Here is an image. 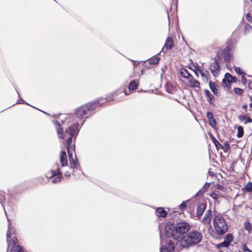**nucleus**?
<instances>
[{
	"label": "nucleus",
	"instance_id": "nucleus-1",
	"mask_svg": "<svg viewBox=\"0 0 252 252\" xmlns=\"http://www.w3.org/2000/svg\"><path fill=\"white\" fill-rule=\"evenodd\" d=\"M53 123L57 129L59 137L63 139L67 138L66 147L69 161L74 160L72 152L74 150L75 146L72 144V139H75L79 133L80 129L79 123H74L66 128L65 132L63 131V128L61 127V125L58 121H54Z\"/></svg>",
	"mask_w": 252,
	"mask_h": 252
},
{
	"label": "nucleus",
	"instance_id": "nucleus-2",
	"mask_svg": "<svg viewBox=\"0 0 252 252\" xmlns=\"http://www.w3.org/2000/svg\"><path fill=\"white\" fill-rule=\"evenodd\" d=\"M202 239V234L199 231L193 230L182 236L179 239V242L180 246L183 248L189 249L200 243Z\"/></svg>",
	"mask_w": 252,
	"mask_h": 252
},
{
	"label": "nucleus",
	"instance_id": "nucleus-3",
	"mask_svg": "<svg viewBox=\"0 0 252 252\" xmlns=\"http://www.w3.org/2000/svg\"><path fill=\"white\" fill-rule=\"evenodd\" d=\"M213 225L217 234L222 236L228 230V226L222 215L217 212L214 213Z\"/></svg>",
	"mask_w": 252,
	"mask_h": 252
},
{
	"label": "nucleus",
	"instance_id": "nucleus-4",
	"mask_svg": "<svg viewBox=\"0 0 252 252\" xmlns=\"http://www.w3.org/2000/svg\"><path fill=\"white\" fill-rule=\"evenodd\" d=\"M100 106L99 102H90L78 108L76 111L78 119H86L94 114L95 108Z\"/></svg>",
	"mask_w": 252,
	"mask_h": 252
},
{
	"label": "nucleus",
	"instance_id": "nucleus-5",
	"mask_svg": "<svg viewBox=\"0 0 252 252\" xmlns=\"http://www.w3.org/2000/svg\"><path fill=\"white\" fill-rule=\"evenodd\" d=\"M11 232H10V223L8 225V230L7 232L6 237H7V242L8 243V247H10V245H11V249H12L13 252H24L23 250L21 248L20 246L19 245H16V243L18 241L16 237H14L12 239V240L11 241L9 238H10Z\"/></svg>",
	"mask_w": 252,
	"mask_h": 252
},
{
	"label": "nucleus",
	"instance_id": "nucleus-6",
	"mask_svg": "<svg viewBox=\"0 0 252 252\" xmlns=\"http://www.w3.org/2000/svg\"><path fill=\"white\" fill-rule=\"evenodd\" d=\"M175 230L177 233L184 234L186 233L189 230L190 225L187 222L182 221L176 224Z\"/></svg>",
	"mask_w": 252,
	"mask_h": 252
},
{
	"label": "nucleus",
	"instance_id": "nucleus-7",
	"mask_svg": "<svg viewBox=\"0 0 252 252\" xmlns=\"http://www.w3.org/2000/svg\"><path fill=\"white\" fill-rule=\"evenodd\" d=\"M165 235L168 238L177 239L179 237L175 230V226L172 224H167L165 227Z\"/></svg>",
	"mask_w": 252,
	"mask_h": 252
},
{
	"label": "nucleus",
	"instance_id": "nucleus-8",
	"mask_svg": "<svg viewBox=\"0 0 252 252\" xmlns=\"http://www.w3.org/2000/svg\"><path fill=\"white\" fill-rule=\"evenodd\" d=\"M233 55L232 49L229 46H227L226 49L224 50L221 54L222 58L226 62H229L232 59Z\"/></svg>",
	"mask_w": 252,
	"mask_h": 252
},
{
	"label": "nucleus",
	"instance_id": "nucleus-9",
	"mask_svg": "<svg viewBox=\"0 0 252 252\" xmlns=\"http://www.w3.org/2000/svg\"><path fill=\"white\" fill-rule=\"evenodd\" d=\"M212 218V210H207L205 213L204 216L202 220V222L204 225H209L211 226V222Z\"/></svg>",
	"mask_w": 252,
	"mask_h": 252
},
{
	"label": "nucleus",
	"instance_id": "nucleus-10",
	"mask_svg": "<svg viewBox=\"0 0 252 252\" xmlns=\"http://www.w3.org/2000/svg\"><path fill=\"white\" fill-rule=\"evenodd\" d=\"M210 69L214 76L218 75L220 72V66L217 60H215L210 65Z\"/></svg>",
	"mask_w": 252,
	"mask_h": 252
},
{
	"label": "nucleus",
	"instance_id": "nucleus-11",
	"mask_svg": "<svg viewBox=\"0 0 252 252\" xmlns=\"http://www.w3.org/2000/svg\"><path fill=\"white\" fill-rule=\"evenodd\" d=\"M236 80L237 78L236 77H233L230 73H226L222 80V83L228 86L230 85L232 83L236 82Z\"/></svg>",
	"mask_w": 252,
	"mask_h": 252
},
{
	"label": "nucleus",
	"instance_id": "nucleus-12",
	"mask_svg": "<svg viewBox=\"0 0 252 252\" xmlns=\"http://www.w3.org/2000/svg\"><path fill=\"white\" fill-rule=\"evenodd\" d=\"M168 245V248H167L165 246H163L160 249V252H173L175 246L174 242H173L171 240L168 241L167 242Z\"/></svg>",
	"mask_w": 252,
	"mask_h": 252
},
{
	"label": "nucleus",
	"instance_id": "nucleus-13",
	"mask_svg": "<svg viewBox=\"0 0 252 252\" xmlns=\"http://www.w3.org/2000/svg\"><path fill=\"white\" fill-rule=\"evenodd\" d=\"M61 175L62 172L60 170L59 164L57 163L55 164L53 167L52 174L50 178H52L56 176H61Z\"/></svg>",
	"mask_w": 252,
	"mask_h": 252
},
{
	"label": "nucleus",
	"instance_id": "nucleus-14",
	"mask_svg": "<svg viewBox=\"0 0 252 252\" xmlns=\"http://www.w3.org/2000/svg\"><path fill=\"white\" fill-rule=\"evenodd\" d=\"M60 162L62 164V166L63 167L67 165V157L66 152L63 151L60 154Z\"/></svg>",
	"mask_w": 252,
	"mask_h": 252
},
{
	"label": "nucleus",
	"instance_id": "nucleus-15",
	"mask_svg": "<svg viewBox=\"0 0 252 252\" xmlns=\"http://www.w3.org/2000/svg\"><path fill=\"white\" fill-rule=\"evenodd\" d=\"M189 85L190 87L193 88H200V85L199 81L193 78V77H190V79L188 80Z\"/></svg>",
	"mask_w": 252,
	"mask_h": 252
},
{
	"label": "nucleus",
	"instance_id": "nucleus-16",
	"mask_svg": "<svg viewBox=\"0 0 252 252\" xmlns=\"http://www.w3.org/2000/svg\"><path fill=\"white\" fill-rule=\"evenodd\" d=\"M207 117L209 120L210 125L214 128L216 126L217 122L213 113L211 112H208L207 113Z\"/></svg>",
	"mask_w": 252,
	"mask_h": 252
},
{
	"label": "nucleus",
	"instance_id": "nucleus-17",
	"mask_svg": "<svg viewBox=\"0 0 252 252\" xmlns=\"http://www.w3.org/2000/svg\"><path fill=\"white\" fill-rule=\"evenodd\" d=\"M174 41L170 37H168L165 41V43L164 45L163 48H162V50L164 49H166L167 50L171 49L173 47Z\"/></svg>",
	"mask_w": 252,
	"mask_h": 252
},
{
	"label": "nucleus",
	"instance_id": "nucleus-18",
	"mask_svg": "<svg viewBox=\"0 0 252 252\" xmlns=\"http://www.w3.org/2000/svg\"><path fill=\"white\" fill-rule=\"evenodd\" d=\"M206 205L205 203L200 204L197 208L196 215L198 217H201L206 209Z\"/></svg>",
	"mask_w": 252,
	"mask_h": 252
},
{
	"label": "nucleus",
	"instance_id": "nucleus-19",
	"mask_svg": "<svg viewBox=\"0 0 252 252\" xmlns=\"http://www.w3.org/2000/svg\"><path fill=\"white\" fill-rule=\"evenodd\" d=\"M199 73L201 75V77L202 78V79L203 81L205 82H207L209 80V72L208 71L206 70L204 71L202 70H199Z\"/></svg>",
	"mask_w": 252,
	"mask_h": 252
},
{
	"label": "nucleus",
	"instance_id": "nucleus-20",
	"mask_svg": "<svg viewBox=\"0 0 252 252\" xmlns=\"http://www.w3.org/2000/svg\"><path fill=\"white\" fill-rule=\"evenodd\" d=\"M156 215L158 217H165L167 212L163 208L159 207L156 210Z\"/></svg>",
	"mask_w": 252,
	"mask_h": 252
},
{
	"label": "nucleus",
	"instance_id": "nucleus-21",
	"mask_svg": "<svg viewBox=\"0 0 252 252\" xmlns=\"http://www.w3.org/2000/svg\"><path fill=\"white\" fill-rule=\"evenodd\" d=\"M181 75L184 78H187L188 80L190 79V77L192 76L189 73L187 69L185 68H182L180 71Z\"/></svg>",
	"mask_w": 252,
	"mask_h": 252
},
{
	"label": "nucleus",
	"instance_id": "nucleus-22",
	"mask_svg": "<svg viewBox=\"0 0 252 252\" xmlns=\"http://www.w3.org/2000/svg\"><path fill=\"white\" fill-rule=\"evenodd\" d=\"M70 163L71 167L73 169H76L77 170L80 168V165L78 161L76 159V157H75V159L70 161Z\"/></svg>",
	"mask_w": 252,
	"mask_h": 252
},
{
	"label": "nucleus",
	"instance_id": "nucleus-23",
	"mask_svg": "<svg viewBox=\"0 0 252 252\" xmlns=\"http://www.w3.org/2000/svg\"><path fill=\"white\" fill-rule=\"evenodd\" d=\"M239 120L241 121H245V124L252 123V119L246 115H241L239 117Z\"/></svg>",
	"mask_w": 252,
	"mask_h": 252
},
{
	"label": "nucleus",
	"instance_id": "nucleus-24",
	"mask_svg": "<svg viewBox=\"0 0 252 252\" xmlns=\"http://www.w3.org/2000/svg\"><path fill=\"white\" fill-rule=\"evenodd\" d=\"M209 86L210 88L212 91V92L215 94H218V89L217 88V84L214 83L212 82L211 81L209 82Z\"/></svg>",
	"mask_w": 252,
	"mask_h": 252
},
{
	"label": "nucleus",
	"instance_id": "nucleus-25",
	"mask_svg": "<svg viewBox=\"0 0 252 252\" xmlns=\"http://www.w3.org/2000/svg\"><path fill=\"white\" fill-rule=\"evenodd\" d=\"M159 60L158 56H155L149 60V63L151 64H156L158 63Z\"/></svg>",
	"mask_w": 252,
	"mask_h": 252
},
{
	"label": "nucleus",
	"instance_id": "nucleus-26",
	"mask_svg": "<svg viewBox=\"0 0 252 252\" xmlns=\"http://www.w3.org/2000/svg\"><path fill=\"white\" fill-rule=\"evenodd\" d=\"M205 94L206 97H207V101L210 103H212V101L213 99L214 98V96L213 94H211L209 91L208 90H205Z\"/></svg>",
	"mask_w": 252,
	"mask_h": 252
},
{
	"label": "nucleus",
	"instance_id": "nucleus-27",
	"mask_svg": "<svg viewBox=\"0 0 252 252\" xmlns=\"http://www.w3.org/2000/svg\"><path fill=\"white\" fill-rule=\"evenodd\" d=\"M244 227L245 229L248 231L249 234L252 232V225L248 221H246L244 222Z\"/></svg>",
	"mask_w": 252,
	"mask_h": 252
},
{
	"label": "nucleus",
	"instance_id": "nucleus-28",
	"mask_svg": "<svg viewBox=\"0 0 252 252\" xmlns=\"http://www.w3.org/2000/svg\"><path fill=\"white\" fill-rule=\"evenodd\" d=\"M137 83L134 80L132 81L130 83L129 86V91H133L137 89Z\"/></svg>",
	"mask_w": 252,
	"mask_h": 252
},
{
	"label": "nucleus",
	"instance_id": "nucleus-29",
	"mask_svg": "<svg viewBox=\"0 0 252 252\" xmlns=\"http://www.w3.org/2000/svg\"><path fill=\"white\" fill-rule=\"evenodd\" d=\"M251 31H252V26L248 24H246L244 27V34H247Z\"/></svg>",
	"mask_w": 252,
	"mask_h": 252
},
{
	"label": "nucleus",
	"instance_id": "nucleus-30",
	"mask_svg": "<svg viewBox=\"0 0 252 252\" xmlns=\"http://www.w3.org/2000/svg\"><path fill=\"white\" fill-rule=\"evenodd\" d=\"M224 240L229 244L233 241V235L231 234H228L224 238Z\"/></svg>",
	"mask_w": 252,
	"mask_h": 252
},
{
	"label": "nucleus",
	"instance_id": "nucleus-31",
	"mask_svg": "<svg viewBox=\"0 0 252 252\" xmlns=\"http://www.w3.org/2000/svg\"><path fill=\"white\" fill-rule=\"evenodd\" d=\"M210 195L215 200H217L220 197V192L219 191L213 192L210 194Z\"/></svg>",
	"mask_w": 252,
	"mask_h": 252
},
{
	"label": "nucleus",
	"instance_id": "nucleus-32",
	"mask_svg": "<svg viewBox=\"0 0 252 252\" xmlns=\"http://www.w3.org/2000/svg\"><path fill=\"white\" fill-rule=\"evenodd\" d=\"M244 134V130H243V128L240 126L238 127V133H237V136L238 137H241L242 136H243Z\"/></svg>",
	"mask_w": 252,
	"mask_h": 252
},
{
	"label": "nucleus",
	"instance_id": "nucleus-33",
	"mask_svg": "<svg viewBox=\"0 0 252 252\" xmlns=\"http://www.w3.org/2000/svg\"><path fill=\"white\" fill-rule=\"evenodd\" d=\"M245 189L248 192H252V183H248L245 187Z\"/></svg>",
	"mask_w": 252,
	"mask_h": 252
},
{
	"label": "nucleus",
	"instance_id": "nucleus-34",
	"mask_svg": "<svg viewBox=\"0 0 252 252\" xmlns=\"http://www.w3.org/2000/svg\"><path fill=\"white\" fill-rule=\"evenodd\" d=\"M230 244L228 243L226 241L224 240V241L222 243H220V244L218 245V248H219L220 247H225L227 248L228 247Z\"/></svg>",
	"mask_w": 252,
	"mask_h": 252
},
{
	"label": "nucleus",
	"instance_id": "nucleus-35",
	"mask_svg": "<svg viewBox=\"0 0 252 252\" xmlns=\"http://www.w3.org/2000/svg\"><path fill=\"white\" fill-rule=\"evenodd\" d=\"M62 118L65 119L64 120L62 121L63 124L65 123L66 122L68 123L70 121V119L71 117L70 116H67V115H62Z\"/></svg>",
	"mask_w": 252,
	"mask_h": 252
},
{
	"label": "nucleus",
	"instance_id": "nucleus-36",
	"mask_svg": "<svg viewBox=\"0 0 252 252\" xmlns=\"http://www.w3.org/2000/svg\"><path fill=\"white\" fill-rule=\"evenodd\" d=\"M241 249L243 252H252V251L248 248L246 244H243L242 245Z\"/></svg>",
	"mask_w": 252,
	"mask_h": 252
},
{
	"label": "nucleus",
	"instance_id": "nucleus-37",
	"mask_svg": "<svg viewBox=\"0 0 252 252\" xmlns=\"http://www.w3.org/2000/svg\"><path fill=\"white\" fill-rule=\"evenodd\" d=\"M209 186H210V184L208 183H206L204 186L203 187V188H202V189L199 191L198 193H199L201 191H202V192H205L207 189L209 187Z\"/></svg>",
	"mask_w": 252,
	"mask_h": 252
},
{
	"label": "nucleus",
	"instance_id": "nucleus-38",
	"mask_svg": "<svg viewBox=\"0 0 252 252\" xmlns=\"http://www.w3.org/2000/svg\"><path fill=\"white\" fill-rule=\"evenodd\" d=\"M234 69L236 72L239 74L245 75L246 74L242 71L241 69L239 67H234Z\"/></svg>",
	"mask_w": 252,
	"mask_h": 252
},
{
	"label": "nucleus",
	"instance_id": "nucleus-39",
	"mask_svg": "<svg viewBox=\"0 0 252 252\" xmlns=\"http://www.w3.org/2000/svg\"><path fill=\"white\" fill-rule=\"evenodd\" d=\"M234 91L236 94L239 95L242 94L244 92L243 90L239 88H234Z\"/></svg>",
	"mask_w": 252,
	"mask_h": 252
},
{
	"label": "nucleus",
	"instance_id": "nucleus-40",
	"mask_svg": "<svg viewBox=\"0 0 252 252\" xmlns=\"http://www.w3.org/2000/svg\"><path fill=\"white\" fill-rule=\"evenodd\" d=\"M213 142L218 149L220 148V147L222 146V145L219 143V142L215 138L213 140Z\"/></svg>",
	"mask_w": 252,
	"mask_h": 252
},
{
	"label": "nucleus",
	"instance_id": "nucleus-41",
	"mask_svg": "<svg viewBox=\"0 0 252 252\" xmlns=\"http://www.w3.org/2000/svg\"><path fill=\"white\" fill-rule=\"evenodd\" d=\"M61 181V176H57L56 178H55L53 180L52 182L53 183H57L60 182Z\"/></svg>",
	"mask_w": 252,
	"mask_h": 252
},
{
	"label": "nucleus",
	"instance_id": "nucleus-42",
	"mask_svg": "<svg viewBox=\"0 0 252 252\" xmlns=\"http://www.w3.org/2000/svg\"><path fill=\"white\" fill-rule=\"evenodd\" d=\"M199 70H202L201 69L199 66L195 67V69L193 70L196 76L198 77L199 76Z\"/></svg>",
	"mask_w": 252,
	"mask_h": 252
},
{
	"label": "nucleus",
	"instance_id": "nucleus-43",
	"mask_svg": "<svg viewBox=\"0 0 252 252\" xmlns=\"http://www.w3.org/2000/svg\"><path fill=\"white\" fill-rule=\"evenodd\" d=\"M246 18L247 21L251 22L252 21V17L250 13H247L246 15Z\"/></svg>",
	"mask_w": 252,
	"mask_h": 252
},
{
	"label": "nucleus",
	"instance_id": "nucleus-44",
	"mask_svg": "<svg viewBox=\"0 0 252 252\" xmlns=\"http://www.w3.org/2000/svg\"><path fill=\"white\" fill-rule=\"evenodd\" d=\"M187 207V205L185 202H183L179 206V209L183 210L185 209Z\"/></svg>",
	"mask_w": 252,
	"mask_h": 252
},
{
	"label": "nucleus",
	"instance_id": "nucleus-45",
	"mask_svg": "<svg viewBox=\"0 0 252 252\" xmlns=\"http://www.w3.org/2000/svg\"><path fill=\"white\" fill-rule=\"evenodd\" d=\"M242 81L243 83H244V84H246V81H247V79L246 78V77L244 76H242Z\"/></svg>",
	"mask_w": 252,
	"mask_h": 252
},
{
	"label": "nucleus",
	"instance_id": "nucleus-46",
	"mask_svg": "<svg viewBox=\"0 0 252 252\" xmlns=\"http://www.w3.org/2000/svg\"><path fill=\"white\" fill-rule=\"evenodd\" d=\"M248 86L250 89H252V81L249 83Z\"/></svg>",
	"mask_w": 252,
	"mask_h": 252
},
{
	"label": "nucleus",
	"instance_id": "nucleus-47",
	"mask_svg": "<svg viewBox=\"0 0 252 252\" xmlns=\"http://www.w3.org/2000/svg\"><path fill=\"white\" fill-rule=\"evenodd\" d=\"M220 186L219 184H217L216 185V188H217L218 189H220Z\"/></svg>",
	"mask_w": 252,
	"mask_h": 252
},
{
	"label": "nucleus",
	"instance_id": "nucleus-48",
	"mask_svg": "<svg viewBox=\"0 0 252 252\" xmlns=\"http://www.w3.org/2000/svg\"><path fill=\"white\" fill-rule=\"evenodd\" d=\"M247 107H248V106H247V104H244V105H243L242 108H243V109H246V108H247Z\"/></svg>",
	"mask_w": 252,
	"mask_h": 252
},
{
	"label": "nucleus",
	"instance_id": "nucleus-49",
	"mask_svg": "<svg viewBox=\"0 0 252 252\" xmlns=\"http://www.w3.org/2000/svg\"><path fill=\"white\" fill-rule=\"evenodd\" d=\"M20 100H21V102H20V103H25V101L23 99L21 98Z\"/></svg>",
	"mask_w": 252,
	"mask_h": 252
},
{
	"label": "nucleus",
	"instance_id": "nucleus-50",
	"mask_svg": "<svg viewBox=\"0 0 252 252\" xmlns=\"http://www.w3.org/2000/svg\"><path fill=\"white\" fill-rule=\"evenodd\" d=\"M251 100L252 101V103H250V107L252 108V96L251 97Z\"/></svg>",
	"mask_w": 252,
	"mask_h": 252
},
{
	"label": "nucleus",
	"instance_id": "nucleus-51",
	"mask_svg": "<svg viewBox=\"0 0 252 252\" xmlns=\"http://www.w3.org/2000/svg\"><path fill=\"white\" fill-rule=\"evenodd\" d=\"M124 93H125V95H127V94H127V93H126V92H124Z\"/></svg>",
	"mask_w": 252,
	"mask_h": 252
},
{
	"label": "nucleus",
	"instance_id": "nucleus-52",
	"mask_svg": "<svg viewBox=\"0 0 252 252\" xmlns=\"http://www.w3.org/2000/svg\"><path fill=\"white\" fill-rule=\"evenodd\" d=\"M220 57H218V59L219 61L220 60Z\"/></svg>",
	"mask_w": 252,
	"mask_h": 252
},
{
	"label": "nucleus",
	"instance_id": "nucleus-53",
	"mask_svg": "<svg viewBox=\"0 0 252 252\" xmlns=\"http://www.w3.org/2000/svg\"><path fill=\"white\" fill-rule=\"evenodd\" d=\"M222 252V251H220V252Z\"/></svg>",
	"mask_w": 252,
	"mask_h": 252
}]
</instances>
